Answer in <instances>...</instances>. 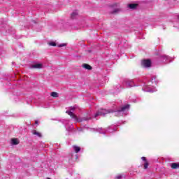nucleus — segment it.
<instances>
[{"mask_svg":"<svg viewBox=\"0 0 179 179\" xmlns=\"http://www.w3.org/2000/svg\"><path fill=\"white\" fill-rule=\"evenodd\" d=\"M36 124H38V122H37V121H36Z\"/></svg>","mask_w":179,"mask_h":179,"instance_id":"32","label":"nucleus"},{"mask_svg":"<svg viewBox=\"0 0 179 179\" xmlns=\"http://www.w3.org/2000/svg\"><path fill=\"white\" fill-rule=\"evenodd\" d=\"M66 114H69L73 120H78V116H76L75 114H73V112L71 110H66Z\"/></svg>","mask_w":179,"mask_h":179,"instance_id":"9","label":"nucleus"},{"mask_svg":"<svg viewBox=\"0 0 179 179\" xmlns=\"http://www.w3.org/2000/svg\"><path fill=\"white\" fill-rule=\"evenodd\" d=\"M148 166H149V162H146L144 164V169H145V170H146V169H148Z\"/></svg>","mask_w":179,"mask_h":179,"instance_id":"24","label":"nucleus"},{"mask_svg":"<svg viewBox=\"0 0 179 179\" xmlns=\"http://www.w3.org/2000/svg\"><path fill=\"white\" fill-rule=\"evenodd\" d=\"M76 159H78V155H76Z\"/></svg>","mask_w":179,"mask_h":179,"instance_id":"30","label":"nucleus"},{"mask_svg":"<svg viewBox=\"0 0 179 179\" xmlns=\"http://www.w3.org/2000/svg\"><path fill=\"white\" fill-rule=\"evenodd\" d=\"M77 15H78V11H76V10L73 11L71 15V19H75V17H76Z\"/></svg>","mask_w":179,"mask_h":179,"instance_id":"18","label":"nucleus"},{"mask_svg":"<svg viewBox=\"0 0 179 179\" xmlns=\"http://www.w3.org/2000/svg\"><path fill=\"white\" fill-rule=\"evenodd\" d=\"M47 179H51V178H47Z\"/></svg>","mask_w":179,"mask_h":179,"instance_id":"33","label":"nucleus"},{"mask_svg":"<svg viewBox=\"0 0 179 179\" xmlns=\"http://www.w3.org/2000/svg\"><path fill=\"white\" fill-rule=\"evenodd\" d=\"M59 48H61L62 47H66V43H61L58 45Z\"/></svg>","mask_w":179,"mask_h":179,"instance_id":"25","label":"nucleus"},{"mask_svg":"<svg viewBox=\"0 0 179 179\" xmlns=\"http://www.w3.org/2000/svg\"><path fill=\"white\" fill-rule=\"evenodd\" d=\"M120 11H121V9L115 8L113 11H110V13H112V15H115V14L118 13V12H120Z\"/></svg>","mask_w":179,"mask_h":179,"instance_id":"16","label":"nucleus"},{"mask_svg":"<svg viewBox=\"0 0 179 179\" xmlns=\"http://www.w3.org/2000/svg\"><path fill=\"white\" fill-rule=\"evenodd\" d=\"M141 159L143 161V162H148V161H146V157H143L142 158H141Z\"/></svg>","mask_w":179,"mask_h":179,"instance_id":"28","label":"nucleus"},{"mask_svg":"<svg viewBox=\"0 0 179 179\" xmlns=\"http://www.w3.org/2000/svg\"><path fill=\"white\" fill-rule=\"evenodd\" d=\"M123 85L126 86V87H134V86H136L134 80H126L123 82Z\"/></svg>","mask_w":179,"mask_h":179,"instance_id":"5","label":"nucleus"},{"mask_svg":"<svg viewBox=\"0 0 179 179\" xmlns=\"http://www.w3.org/2000/svg\"><path fill=\"white\" fill-rule=\"evenodd\" d=\"M32 134L33 135H36V136H38V138H41V136H43V135L41 134V133L36 131V130H33L32 131Z\"/></svg>","mask_w":179,"mask_h":179,"instance_id":"13","label":"nucleus"},{"mask_svg":"<svg viewBox=\"0 0 179 179\" xmlns=\"http://www.w3.org/2000/svg\"><path fill=\"white\" fill-rule=\"evenodd\" d=\"M116 178H117V179H122V175H117V176H116Z\"/></svg>","mask_w":179,"mask_h":179,"instance_id":"26","label":"nucleus"},{"mask_svg":"<svg viewBox=\"0 0 179 179\" xmlns=\"http://www.w3.org/2000/svg\"><path fill=\"white\" fill-rule=\"evenodd\" d=\"M150 86V85H157V81H156V76H153L151 78V80L148 83Z\"/></svg>","mask_w":179,"mask_h":179,"instance_id":"11","label":"nucleus"},{"mask_svg":"<svg viewBox=\"0 0 179 179\" xmlns=\"http://www.w3.org/2000/svg\"><path fill=\"white\" fill-rule=\"evenodd\" d=\"M62 122L64 125H66V124H68V120H64Z\"/></svg>","mask_w":179,"mask_h":179,"instance_id":"27","label":"nucleus"},{"mask_svg":"<svg viewBox=\"0 0 179 179\" xmlns=\"http://www.w3.org/2000/svg\"><path fill=\"white\" fill-rule=\"evenodd\" d=\"M11 142L13 145H19V141L17 138H13Z\"/></svg>","mask_w":179,"mask_h":179,"instance_id":"17","label":"nucleus"},{"mask_svg":"<svg viewBox=\"0 0 179 179\" xmlns=\"http://www.w3.org/2000/svg\"><path fill=\"white\" fill-rule=\"evenodd\" d=\"M117 129L114 128V126H110L108 129H103V128H98L96 129V131L99 132V134H102L103 135H106L107 132L110 134H113V132H115Z\"/></svg>","mask_w":179,"mask_h":179,"instance_id":"2","label":"nucleus"},{"mask_svg":"<svg viewBox=\"0 0 179 179\" xmlns=\"http://www.w3.org/2000/svg\"><path fill=\"white\" fill-rule=\"evenodd\" d=\"M50 95L52 96V97H58V93L55 92H51Z\"/></svg>","mask_w":179,"mask_h":179,"instance_id":"20","label":"nucleus"},{"mask_svg":"<svg viewBox=\"0 0 179 179\" xmlns=\"http://www.w3.org/2000/svg\"><path fill=\"white\" fill-rule=\"evenodd\" d=\"M138 6H139L138 3H129L128 5V8H129V9H131L132 10L136 9V8H138Z\"/></svg>","mask_w":179,"mask_h":179,"instance_id":"10","label":"nucleus"},{"mask_svg":"<svg viewBox=\"0 0 179 179\" xmlns=\"http://www.w3.org/2000/svg\"><path fill=\"white\" fill-rule=\"evenodd\" d=\"M48 45L51 47H57V43L55 42H50Z\"/></svg>","mask_w":179,"mask_h":179,"instance_id":"21","label":"nucleus"},{"mask_svg":"<svg viewBox=\"0 0 179 179\" xmlns=\"http://www.w3.org/2000/svg\"><path fill=\"white\" fill-rule=\"evenodd\" d=\"M160 58L162 59L163 62H165L166 64H169V62H172L171 58L166 55H161Z\"/></svg>","mask_w":179,"mask_h":179,"instance_id":"6","label":"nucleus"},{"mask_svg":"<svg viewBox=\"0 0 179 179\" xmlns=\"http://www.w3.org/2000/svg\"><path fill=\"white\" fill-rule=\"evenodd\" d=\"M141 65L143 68H150L152 66V62L150 59H144L141 62Z\"/></svg>","mask_w":179,"mask_h":179,"instance_id":"4","label":"nucleus"},{"mask_svg":"<svg viewBox=\"0 0 179 179\" xmlns=\"http://www.w3.org/2000/svg\"><path fill=\"white\" fill-rule=\"evenodd\" d=\"M73 149L76 153H79V152H80V147L78 145H73Z\"/></svg>","mask_w":179,"mask_h":179,"instance_id":"14","label":"nucleus"},{"mask_svg":"<svg viewBox=\"0 0 179 179\" xmlns=\"http://www.w3.org/2000/svg\"><path fill=\"white\" fill-rule=\"evenodd\" d=\"M92 120V115H87L85 116H83V117H80L76 120V122H83V121H89Z\"/></svg>","mask_w":179,"mask_h":179,"instance_id":"3","label":"nucleus"},{"mask_svg":"<svg viewBox=\"0 0 179 179\" xmlns=\"http://www.w3.org/2000/svg\"><path fill=\"white\" fill-rule=\"evenodd\" d=\"M8 33H11V34H15V29L12 27H10L8 29L7 31Z\"/></svg>","mask_w":179,"mask_h":179,"instance_id":"19","label":"nucleus"},{"mask_svg":"<svg viewBox=\"0 0 179 179\" xmlns=\"http://www.w3.org/2000/svg\"><path fill=\"white\" fill-rule=\"evenodd\" d=\"M82 66L85 69H87L88 71H92V66H90L87 64H83Z\"/></svg>","mask_w":179,"mask_h":179,"instance_id":"12","label":"nucleus"},{"mask_svg":"<svg viewBox=\"0 0 179 179\" xmlns=\"http://www.w3.org/2000/svg\"><path fill=\"white\" fill-rule=\"evenodd\" d=\"M171 169H179V164L178 163H172L171 164Z\"/></svg>","mask_w":179,"mask_h":179,"instance_id":"15","label":"nucleus"},{"mask_svg":"<svg viewBox=\"0 0 179 179\" xmlns=\"http://www.w3.org/2000/svg\"><path fill=\"white\" fill-rule=\"evenodd\" d=\"M111 6H112V8H118V6H120V3H115Z\"/></svg>","mask_w":179,"mask_h":179,"instance_id":"23","label":"nucleus"},{"mask_svg":"<svg viewBox=\"0 0 179 179\" xmlns=\"http://www.w3.org/2000/svg\"><path fill=\"white\" fill-rule=\"evenodd\" d=\"M32 22H33L34 23H36V21H34V20H33Z\"/></svg>","mask_w":179,"mask_h":179,"instance_id":"31","label":"nucleus"},{"mask_svg":"<svg viewBox=\"0 0 179 179\" xmlns=\"http://www.w3.org/2000/svg\"><path fill=\"white\" fill-rule=\"evenodd\" d=\"M31 69H41L43 68V64H33L30 66Z\"/></svg>","mask_w":179,"mask_h":179,"instance_id":"8","label":"nucleus"},{"mask_svg":"<svg viewBox=\"0 0 179 179\" xmlns=\"http://www.w3.org/2000/svg\"><path fill=\"white\" fill-rule=\"evenodd\" d=\"M114 89L115 90L113 92V94H118L121 92V85L117 84Z\"/></svg>","mask_w":179,"mask_h":179,"instance_id":"7","label":"nucleus"},{"mask_svg":"<svg viewBox=\"0 0 179 179\" xmlns=\"http://www.w3.org/2000/svg\"><path fill=\"white\" fill-rule=\"evenodd\" d=\"M70 110L71 111H75V107H71Z\"/></svg>","mask_w":179,"mask_h":179,"instance_id":"29","label":"nucleus"},{"mask_svg":"<svg viewBox=\"0 0 179 179\" xmlns=\"http://www.w3.org/2000/svg\"><path fill=\"white\" fill-rule=\"evenodd\" d=\"M144 90V92H150V93H153V92H156V89H154V90Z\"/></svg>","mask_w":179,"mask_h":179,"instance_id":"22","label":"nucleus"},{"mask_svg":"<svg viewBox=\"0 0 179 179\" xmlns=\"http://www.w3.org/2000/svg\"><path fill=\"white\" fill-rule=\"evenodd\" d=\"M129 110V104L124 105V106H122L120 109H117V110H114L113 109H99L96 113L94 115V118H97L99 116L105 117L106 114H110V113H115V115H118V114H124L126 111H128Z\"/></svg>","mask_w":179,"mask_h":179,"instance_id":"1","label":"nucleus"}]
</instances>
